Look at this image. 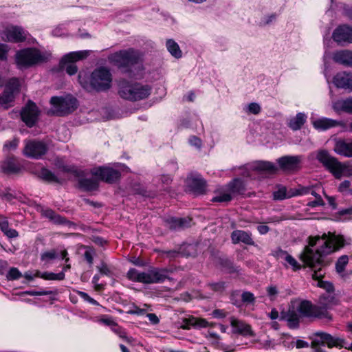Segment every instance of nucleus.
Returning <instances> with one entry per match:
<instances>
[{
	"mask_svg": "<svg viewBox=\"0 0 352 352\" xmlns=\"http://www.w3.org/2000/svg\"><path fill=\"white\" fill-rule=\"evenodd\" d=\"M308 243L309 245L305 248L300 258L311 269V276L318 281L317 285L325 289L327 293H331L334 289L333 284L322 280L325 274L323 257L343 247L344 239L341 236L324 234L322 236H309Z\"/></svg>",
	"mask_w": 352,
	"mask_h": 352,
	"instance_id": "nucleus-1",
	"label": "nucleus"
},
{
	"mask_svg": "<svg viewBox=\"0 0 352 352\" xmlns=\"http://www.w3.org/2000/svg\"><path fill=\"white\" fill-rule=\"evenodd\" d=\"M109 59L124 72L133 73V69H143L141 53L132 48L117 52L111 54Z\"/></svg>",
	"mask_w": 352,
	"mask_h": 352,
	"instance_id": "nucleus-2",
	"label": "nucleus"
},
{
	"mask_svg": "<svg viewBox=\"0 0 352 352\" xmlns=\"http://www.w3.org/2000/svg\"><path fill=\"white\" fill-rule=\"evenodd\" d=\"M316 159L337 179H340L342 177L352 176V166L348 163L340 162L326 150L318 151Z\"/></svg>",
	"mask_w": 352,
	"mask_h": 352,
	"instance_id": "nucleus-3",
	"label": "nucleus"
},
{
	"mask_svg": "<svg viewBox=\"0 0 352 352\" xmlns=\"http://www.w3.org/2000/svg\"><path fill=\"white\" fill-rule=\"evenodd\" d=\"M151 88L149 85L140 83H131L126 80L119 83L118 94L120 96L130 101H138L145 99L151 94Z\"/></svg>",
	"mask_w": 352,
	"mask_h": 352,
	"instance_id": "nucleus-4",
	"label": "nucleus"
},
{
	"mask_svg": "<svg viewBox=\"0 0 352 352\" xmlns=\"http://www.w3.org/2000/svg\"><path fill=\"white\" fill-rule=\"evenodd\" d=\"M53 107L52 113L56 116H63L73 112L78 106L77 100L72 96L65 97L53 96L50 99Z\"/></svg>",
	"mask_w": 352,
	"mask_h": 352,
	"instance_id": "nucleus-5",
	"label": "nucleus"
},
{
	"mask_svg": "<svg viewBox=\"0 0 352 352\" xmlns=\"http://www.w3.org/2000/svg\"><path fill=\"white\" fill-rule=\"evenodd\" d=\"M43 60V56L34 48L23 49L16 54V62L20 68L31 67Z\"/></svg>",
	"mask_w": 352,
	"mask_h": 352,
	"instance_id": "nucleus-6",
	"label": "nucleus"
},
{
	"mask_svg": "<svg viewBox=\"0 0 352 352\" xmlns=\"http://www.w3.org/2000/svg\"><path fill=\"white\" fill-rule=\"evenodd\" d=\"M111 74L109 70L100 67L92 72L90 86L96 91H104L111 87Z\"/></svg>",
	"mask_w": 352,
	"mask_h": 352,
	"instance_id": "nucleus-7",
	"label": "nucleus"
},
{
	"mask_svg": "<svg viewBox=\"0 0 352 352\" xmlns=\"http://www.w3.org/2000/svg\"><path fill=\"white\" fill-rule=\"evenodd\" d=\"M48 149V145L45 142L30 140L25 141L23 153L27 157L38 160L45 155Z\"/></svg>",
	"mask_w": 352,
	"mask_h": 352,
	"instance_id": "nucleus-8",
	"label": "nucleus"
},
{
	"mask_svg": "<svg viewBox=\"0 0 352 352\" xmlns=\"http://www.w3.org/2000/svg\"><path fill=\"white\" fill-rule=\"evenodd\" d=\"M89 53L90 51L89 50H83L67 54L61 59L60 64L62 67L69 75L75 74L78 71V68L74 63L87 58L89 55Z\"/></svg>",
	"mask_w": 352,
	"mask_h": 352,
	"instance_id": "nucleus-9",
	"label": "nucleus"
},
{
	"mask_svg": "<svg viewBox=\"0 0 352 352\" xmlns=\"http://www.w3.org/2000/svg\"><path fill=\"white\" fill-rule=\"evenodd\" d=\"M20 84L17 78L10 79L6 85L4 91L0 94V105L4 109L12 106L15 96L19 92Z\"/></svg>",
	"mask_w": 352,
	"mask_h": 352,
	"instance_id": "nucleus-10",
	"label": "nucleus"
},
{
	"mask_svg": "<svg viewBox=\"0 0 352 352\" xmlns=\"http://www.w3.org/2000/svg\"><path fill=\"white\" fill-rule=\"evenodd\" d=\"M292 308L296 311L300 317L322 318L323 311L316 307L309 300L296 301L293 302Z\"/></svg>",
	"mask_w": 352,
	"mask_h": 352,
	"instance_id": "nucleus-11",
	"label": "nucleus"
},
{
	"mask_svg": "<svg viewBox=\"0 0 352 352\" xmlns=\"http://www.w3.org/2000/svg\"><path fill=\"white\" fill-rule=\"evenodd\" d=\"M314 336L319 339L315 338L311 342V346L312 348H317L320 345H324V344H327L329 348L334 346L342 348L346 343L344 339L340 337L332 336L331 334L325 332H316Z\"/></svg>",
	"mask_w": 352,
	"mask_h": 352,
	"instance_id": "nucleus-12",
	"label": "nucleus"
},
{
	"mask_svg": "<svg viewBox=\"0 0 352 352\" xmlns=\"http://www.w3.org/2000/svg\"><path fill=\"white\" fill-rule=\"evenodd\" d=\"M28 33L19 26H8L1 34V38L4 41L11 43H21L26 40Z\"/></svg>",
	"mask_w": 352,
	"mask_h": 352,
	"instance_id": "nucleus-13",
	"label": "nucleus"
},
{
	"mask_svg": "<svg viewBox=\"0 0 352 352\" xmlns=\"http://www.w3.org/2000/svg\"><path fill=\"white\" fill-rule=\"evenodd\" d=\"M91 173L99 179L109 184L117 182L120 177V171L107 166H100L91 170Z\"/></svg>",
	"mask_w": 352,
	"mask_h": 352,
	"instance_id": "nucleus-14",
	"label": "nucleus"
},
{
	"mask_svg": "<svg viewBox=\"0 0 352 352\" xmlns=\"http://www.w3.org/2000/svg\"><path fill=\"white\" fill-rule=\"evenodd\" d=\"M22 120L28 127H32L38 121L39 111L36 104L29 101L21 111Z\"/></svg>",
	"mask_w": 352,
	"mask_h": 352,
	"instance_id": "nucleus-15",
	"label": "nucleus"
},
{
	"mask_svg": "<svg viewBox=\"0 0 352 352\" xmlns=\"http://www.w3.org/2000/svg\"><path fill=\"white\" fill-rule=\"evenodd\" d=\"M338 299L333 294L326 293L319 297L318 305H316V307L323 311L322 318H329L327 309L338 305Z\"/></svg>",
	"mask_w": 352,
	"mask_h": 352,
	"instance_id": "nucleus-16",
	"label": "nucleus"
},
{
	"mask_svg": "<svg viewBox=\"0 0 352 352\" xmlns=\"http://www.w3.org/2000/svg\"><path fill=\"white\" fill-rule=\"evenodd\" d=\"M301 162L300 156L285 155L277 160V163L284 171H294L298 169Z\"/></svg>",
	"mask_w": 352,
	"mask_h": 352,
	"instance_id": "nucleus-17",
	"label": "nucleus"
},
{
	"mask_svg": "<svg viewBox=\"0 0 352 352\" xmlns=\"http://www.w3.org/2000/svg\"><path fill=\"white\" fill-rule=\"evenodd\" d=\"M230 325L233 328L232 331L234 333H238L248 337H254L255 336L250 324L236 318H230Z\"/></svg>",
	"mask_w": 352,
	"mask_h": 352,
	"instance_id": "nucleus-18",
	"label": "nucleus"
},
{
	"mask_svg": "<svg viewBox=\"0 0 352 352\" xmlns=\"http://www.w3.org/2000/svg\"><path fill=\"white\" fill-rule=\"evenodd\" d=\"M187 183L190 190L196 195H203L206 191V182L200 175L188 177Z\"/></svg>",
	"mask_w": 352,
	"mask_h": 352,
	"instance_id": "nucleus-19",
	"label": "nucleus"
},
{
	"mask_svg": "<svg viewBox=\"0 0 352 352\" xmlns=\"http://www.w3.org/2000/svg\"><path fill=\"white\" fill-rule=\"evenodd\" d=\"M332 36L337 43H352V28L348 25H340L334 30Z\"/></svg>",
	"mask_w": 352,
	"mask_h": 352,
	"instance_id": "nucleus-20",
	"label": "nucleus"
},
{
	"mask_svg": "<svg viewBox=\"0 0 352 352\" xmlns=\"http://www.w3.org/2000/svg\"><path fill=\"white\" fill-rule=\"evenodd\" d=\"M333 82L338 88H342L352 91V73L346 72L338 73Z\"/></svg>",
	"mask_w": 352,
	"mask_h": 352,
	"instance_id": "nucleus-21",
	"label": "nucleus"
},
{
	"mask_svg": "<svg viewBox=\"0 0 352 352\" xmlns=\"http://www.w3.org/2000/svg\"><path fill=\"white\" fill-rule=\"evenodd\" d=\"M333 151L340 155L352 157V140L341 139L336 140Z\"/></svg>",
	"mask_w": 352,
	"mask_h": 352,
	"instance_id": "nucleus-22",
	"label": "nucleus"
},
{
	"mask_svg": "<svg viewBox=\"0 0 352 352\" xmlns=\"http://www.w3.org/2000/svg\"><path fill=\"white\" fill-rule=\"evenodd\" d=\"M190 221L191 219L188 217H169L164 221L166 226L174 230H182L189 227L190 226Z\"/></svg>",
	"mask_w": 352,
	"mask_h": 352,
	"instance_id": "nucleus-23",
	"label": "nucleus"
},
{
	"mask_svg": "<svg viewBox=\"0 0 352 352\" xmlns=\"http://www.w3.org/2000/svg\"><path fill=\"white\" fill-rule=\"evenodd\" d=\"M41 214L49 219L50 221H53L57 224L67 225L69 228L72 226H75V223L73 222L67 220L65 217L56 214L53 210L50 208H43L41 211Z\"/></svg>",
	"mask_w": 352,
	"mask_h": 352,
	"instance_id": "nucleus-24",
	"label": "nucleus"
},
{
	"mask_svg": "<svg viewBox=\"0 0 352 352\" xmlns=\"http://www.w3.org/2000/svg\"><path fill=\"white\" fill-rule=\"evenodd\" d=\"M169 272L166 268L151 267L149 269L150 284L163 283L168 278Z\"/></svg>",
	"mask_w": 352,
	"mask_h": 352,
	"instance_id": "nucleus-25",
	"label": "nucleus"
},
{
	"mask_svg": "<svg viewBox=\"0 0 352 352\" xmlns=\"http://www.w3.org/2000/svg\"><path fill=\"white\" fill-rule=\"evenodd\" d=\"M251 233L244 230H236L231 233V239L234 244H237L240 242L246 245H252L254 242L251 236Z\"/></svg>",
	"mask_w": 352,
	"mask_h": 352,
	"instance_id": "nucleus-26",
	"label": "nucleus"
},
{
	"mask_svg": "<svg viewBox=\"0 0 352 352\" xmlns=\"http://www.w3.org/2000/svg\"><path fill=\"white\" fill-rule=\"evenodd\" d=\"M251 169L255 171L264 172L270 174L276 173L278 168L272 162L268 161H256L251 166Z\"/></svg>",
	"mask_w": 352,
	"mask_h": 352,
	"instance_id": "nucleus-27",
	"label": "nucleus"
},
{
	"mask_svg": "<svg viewBox=\"0 0 352 352\" xmlns=\"http://www.w3.org/2000/svg\"><path fill=\"white\" fill-rule=\"evenodd\" d=\"M333 59L336 63L352 67V51L341 50L333 54Z\"/></svg>",
	"mask_w": 352,
	"mask_h": 352,
	"instance_id": "nucleus-28",
	"label": "nucleus"
},
{
	"mask_svg": "<svg viewBox=\"0 0 352 352\" xmlns=\"http://www.w3.org/2000/svg\"><path fill=\"white\" fill-rule=\"evenodd\" d=\"M208 324V322L205 319L191 316L188 318L183 319L181 327L184 329H189L190 327H206Z\"/></svg>",
	"mask_w": 352,
	"mask_h": 352,
	"instance_id": "nucleus-29",
	"label": "nucleus"
},
{
	"mask_svg": "<svg viewBox=\"0 0 352 352\" xmlns=\"http://www.w3.org/2000/svg\"><path fill=\"white\" fill-rule=\"evenodd\" d=\"M300 316L295 309H289L287 313L281 314V319L286 320L290 328H296L299 325Z\"/></svg>",
	"mask_w": 352,
	"mask_h": 352,
	"instance_id": "nucleus-30",
	"label": "nucleus"
},
{
	"mask_svg": "<svg viewBox=\"0 0 352 352\" xmlns=\"http://www.w3.org/2000/svg\"><path fill=\"white\" fill-rule=\"evenodd\" d=\"M314 128L318 130L324 131L339 125V122L327 118H319L313 122Z\"/></svg>",
	"mask_w": 352,
	"mask_h": 352,
	"instance_id": "nucleus-31",
	"label": "nucleus"
},
{
	"mask_svg": "<svg viewBox=\"0 0 352 352\" xmlns=\"http://www.w3.org/2000/svg\"><path fill=\"white\" fill-rule=\"evenodd\" d=\"M307 116L304 113H298L295 117L291 118L287 122V126L293 131H297L302 128L307 121Z\"/></svg>",
	"mask_w": 352,
	"mask_h": 352,
	"instance_id": "nucleus-32",
	"label": "nucleus"
},
{
	"mask_svg": "<svg viewBox=\"0 0 352 352\" xmlns=\"http://www.w3.org/2000/svg\"><path fill=\"white\" fill-rule=\"evenodd\" d=\"M228 191L233 194H243L245 190V184L241 179H234L228 185Z\"/></svg>",
	"mask_w": 352,
	"mask_h": 352,
	"instance_id": "nucleus-33",
	"label": "nucleus"
},
{
	"mask_svg": "<svg viewBox=\"0 0 352 352\" xmlns=\"http://www.w3.org/2000/svg\"><path fill=\"white\" fill-rule=\"evenodd\" d=\"M333 108L336 111H342L352 114V98L337 101L334 103Z\"/></svg>",
	"mask_w": 352,
	"mask_h": 352,
	"instance_id": "nucleus-34",
	"label": "nucleus"
},
{
	"mask_svg": "<svg viewBox=\"0 0 352 352\" xmlns=\"http://www.w3.org/2000/svg\"><path fill=\"white\" fill-rule=\"evenodd\" d=\"M36 277H41L45 280H61L65 278V272H60L58 274L53 272H44L41 273L39 271H36L35 274Z\"/></svg>",
	"mask_w": 352,
	"mask_h": 352,
	"instance_id": "nucleus-35",
	"label": "nucleus"
},
{
	"mask_svg": "<svg viewBox=\"0 0 352 352\" xmlns=\"http://www.w3.org/2000/svg\"><path fill=\"white\" fill-rule=\"evenodd\" d=\"M274 199L283 200L294 197L292 189L287 192V188L284 186L280 187L273 193Z\"/></svg>",
	"mask_w": 352,
	"mask_h": 352,
	"instance_id": "nucleus-36",
	"label": "nucleus"
},
{
	"mask_svg": "<svg viewBox=\"0 0 352 352\" xmlns=\"http://www.w3.org/2000/svg\"><path fill=\"white\" fill-rule=\"evenodd\" d=\"M219 264L228 273L239 272V270L237 267H235L233 263L227 258H219Z\"/></svg>",
	"mask_w": 352,
	"mask_h": 352,
	"instance_id": "nucleus-37",
	"label": "nucleus"
},
{
	"mask_svg": "<svg viewBox=\"0 0 352 352\" xmlns=\"http://www.w3.org/2000/svg\"><path fill=\"white\" fill-rule=\"evenodd\" d=\"M166 47L168 51L174 57L179 58L182 56V51L180 50L178 44L173 39H168L166 41Z\"/></svg>",
	"mask_w": 352,
	"mask_h": 352,
	"instance_id": "nucleus-38",
	"label": "nucleus"
},
{
	"mask_svg": "<svg viewBox=\"0 0 352 352\" xmlns=\"http://www.w3.org/2000/svg\"><path fill=\"white\" fill-rule=\"evenodd\" d=\"M1 168L4 173H16L19 170V167L16 164L14 160L8 159L5 160L1 165Z\"/></svg>",
	"mask_w": 352,
	"mask_h": 352,
	"instance_id": "nucleus-39",
	"label": "nucleus"
},
{
	"mask_svg": "<svg viewBox=\"0 0 352 352\" xmlns=\"http://www.w3.org/2000/svg\"><path fill=\"white\" fill-rule=\"evenodd\" d=\"M79 185L87 191L94 190L98 186V182L94 179H81L79 180Z\"/></svg>",
	"mask_w": 352,
	"mask_h": 352,
	"instance_id": "nucleus-40",
	"label": "nucleus"
},
{
	"mask_svg": "<svg viewBox=\"0 0 352 352\" xmlns=\"http://www.w3.org/2000/svg\"><path fill=\"white\" fill-rule=\"evenodd\" d=\"M338 190L344 196L352 195L351 182L349 180L342 182L338 186Z\"/></svg>",
	"mask_w": 352,
	"mask_h": 352,
	"instance_id": "nucleus-41",
	"label": "nucleus"
},
{
	"mask_svg": "<svg viewBox=\"0 0 352 352\" xmlns=\"http://www.w3.org/2000/svg\"><path fill=\"white\" fill-rule=\"evenodd\" d=\"M348 262L349 258L346 255H343L340 256L336 263V272L339 274L342 273L344 271L345 267L347 265Z\"/></svg>",
	"mask_w": 352,
	"mask_h": 352,
	"instance_id": "nucleus-42",
	"label": "nucleus"
},
{
	"mask_svg": "<svg viewBox=\"0 0 352 352\" xmlns=\"http://www.w3.org/2000/svg\"><path fill=\"white\" fill-rule=\"evenodd\" d=\"M112 330L118 335L120 338L124 340L126 342L132 343L133 342V338L132 337H128L124 330L117 324H115L114 327H112Z\"/></svg>",
	"mask_w": 352,
	"mask_h": 352,
	"instance_id": "nucleus-43",
	"label": "nucleus"
},
{
	"mask_svg": "<svg viewBox=\"0 0 352 352\" xmlns=\"http://www.w3.org/2000/svg\"><path fill=\"white\" fill-rule=\"evenodd\" d=\"M284 263V265L286 267L289 266L292 267L294 271L298 270L300 269V265L298 263V261L289 254L286 256Z\"/></svg>",
	"mask_w": 352,
	"mask_h": 352,
	"instance_id": "nucleus-44",
	"label": "nucleus"
},
{
	"mask_svg": "<svg viewBox=\"0 0 352 352\" xmlns=\"http://www.w3.org/2000/svg\"><path fill=\"white\" fill-rule=\"evenodd\" d=\"M40 177L47 182H56V176L48 169L42 168L40 172Z\"/></svg>",
	"mask_w": 352,
	"mask_h": 352,
	"instance_id": "nucleus-45",
	"label": "nucleus"
},
{
	"mask_svg": "<svg viewBox=\"0 0 352 352\" xmlns=\"http://www.w3.org/2000/svg\"><path fill=\"white\" fill-rule=\"evenodd\" d=\"M21 277H22V274L16 267H11L6 275V278L9 280H17Z\"/></svg>",
	"mask_w": 352,
	"mask_h": 352,
	"instance_id": "nucleus-46",
	"label": "nucleus"
},
{
	"mask_svg": "<svg viewBox=\"0 0 352 352\" xmlns=\"http://www.w3.org/2000/svg\"><path fill=\"white\" fill-rule=\"evenodd\" d=\"M232 196L229 192L219 193L212 199L214 202H228L231 201Z\"/></svg>",
	"mask_w": 352,
	"mask_h": 352,
	"instance_id": "nucleus-47",
	"label": "nucleus"
},
{
	"mask_svg": "<svg viewBox=\"0 0 352 352\" xmlns=\"http://www.w3.org/2000/svg\"><path fill=\"white\" fill-rule=\"evenodd\" d=\"M140 272H139L138 270L131 268L128 271L126 277L131 281L138 282L140 278Z\"/></svg>",
	"mask_w": 352,
	"mask_h": 352,
	"instance_id": "nucleus-48",
	"label": "nucleus"
},
{
	"mask_svg": "<svg viewBox=\"0 0 352 352\" xmlns=\"http://www.w3.org/2000/svg\"><path fill=\"white\" fill-rule=\"evenodd\" d=\"M266 292L270 300H274L278 294V289L276 285H270L266 288Z\"/></svg>",
	"mask_w": 352,
	"mask_h": 352,
	"instance_id": "nucleus-49",
	"label": "nucleus"
},
{
	"mask_svg": "<svg viewBox=\"0 0 352 352\" xmlns=\"http://www.w3.org/2000/svg\"><path fill=\"white\" fill-rule=\"evenodd\" d=\"M241 300L245 303H254L255 297L254 294L250 292H244L241 294Z\"/></svg>",
	"mask_w": 352,
	"mask_h": 352,
	"instance_id": "nucleus-50",
	"label": "nucleus"
},
{
	"mask_svg": "<svg viewBox=\"0 0 352 352\" xmlns=\"http://www.w3.org/2000/svg\"><path fill=\"white\" fill-rule=\"evenodd\" d=\"M272 254L276 257L277 259L284 260L285 259L286 256L289 254L286 251L277 248L274 250Z\"/></svg>",
	"mask_w": 352,
	"mask_h": 352,
	"instance_id": "nucleus-51",
	"label": "nucleus"
},
{
	"mask_svg": "<svg viewBox=\"0 0 352 352\" xmlns=\"http://www.w3.org/2000/svg\"><path fill=\"white\" fill-rule=\"evenodd\" d=\"M311 187L300 186L298 188L292 189L294 197L296 195L309 194Z\"/></svg>",
	"mask_w": 352,
	"mask_h": 352,
	"instance_id": "nucleus-52",
	"label": "nucleus"
},
{
	"mask_svg": "<svg viewBox=\"0 0 352 352\" xmlns=\"http://www.w3.org/2000/svg\"><path fill=\"white\" fill-rule=\"evenodd\" d=\"M63 170L65 172L71 173L76 177H80L83 175V172L74 166H64Z\"/></svg>",
	"mask_w": 352,
	"mask_h": 352,
	"instance_id": "nucleus-53",
	"label": "nucleus"
},
{
	"mask_svg": "<svg viewBox=\"0 0 352 352\" xmlns=\"http://www.w3.org/2000/svg\"><path fill=\"white\" fill-rule=\"evenodd\" d=\"M87 74L84 72H80L78 74V81L80 84L82 85V87L85 89H88L89 87V85L87 82Z\"/></svg>",
	"mask_w": 352,
	"mask_h": 352,
	"instance_id": "nucleus-54",
	"label": "nucleus"
},
{
	"mask_svg": "<svg viewBox=\"0 0 352 352\" xmlns=\"http://www.w3.org/2000/svg\"><path fill=\"white\" fill-rule=\"evenodd\" d=\"M208 286L210 287V289H211L212 290H213L214 292H221L225 289V283L224 282L213 283L208 284Z\"/></svg>",
	"mask_w": 352,
	"mask_h": 352,
	"instance_id": "nucleus-55",
	"label": "nucleus"
},
{
	"mask_svg": "<svg viewBox=\"0 0 352 352\" xmlns=\"http://www.w3.org/2000/svg\"><path fill=\"white\" fill-rule=\"evenodd\" d=\"M57 256L55 250H51L49 252H44L41 254L42 261H50L56 258Z\"/></svg>",
	"mask_w": 352,
	"mask_h": 352,
	"instance_id": "nucleus-56",
	"label": "nucleus"
},
{
	"mask_svg": "<svg viewBox=\"0 0 352 352\" xmlns=\"http://www.w3.org/2000/svg\"><path fill=\"white\" fill-rule=\"evenodd\" d=\"M248 111L254 115H257L261 111V107L258 103L252 102L248 107Z\"/></svg>",
	"mask_w": 352,
	"mask_h": 352,
	"instance_id": "nucleus-57",
	"label": "nucleus"
},
{
	"mask_svg": "<svg viewBox=\"0 0 352 352\" xmlns=\"http://www.w3.org/2000/svg\"><path fill=\"white\" fill-rule=\"evenodd\" d=\"M138 283L150 284L149 270L146 272H140Z\"/></svg>",
	"mask_w": 352,
	"mask_h": 352,
	"instance_id": "nucleus-58",
	"label": "nucleus"
},
{
	"mask_svg": "<svg viewBox=\"0 0 352 352\" xmlns=\"http://www.w3.org/2000/svg\"><path fill=\"white\" fill-rule=\"evenodd\" d=\"M9 228V223L8 219L4 217H0V230L3 232H6V231Z\"/></svg>",
	"mask_w": 352,
	"mask_h": 352,
	"instance_id": "nucleus-59",
	"label": "nucleus"
},
{
	"mask_svg": "<svg viewBox=\"0 0 352 352\" xmlns=\"http://www.w3.org/2000/svg\"><path fill=\"white\" fill-rule=\"evenodd\" d=\"M189 143L197 148H201V140L199 138L196 136H191L189 138Z\"/></svg>",
	"mask_w": 352,
	"mask_h": 352,
	"instance_id": "nucleus-60",
	"label": "nucleus"
},
{
	"mask_svg": "<svg viewBox=\"0 0 352 352\" xmlns=\"http://www.w3.org/2000/svg\"><path fill=\"white\" fill-rule=\"evenodd\" d=\"M8 47L7 45L0 43V60L6 59Z\"/></svg>",
	"mask_w": 352,
	"mask_h": 352,
	"instance_id": "nucleus-61",
	"label": "nucleus"
},
{
	"mask_svg": "<svg viewBox=\"0 0 352 352\" xmlns=\"http://www.w3.org/2000/svg\"><path fill=\"white\" fill-rule=\"evenodd\" d=\"M98 268L101 274L111 276V272L105 263H102Z\"/></svg>",
	"mask_w": 352,
	"mask_h": 352,
	"instance_id": "nucleus-62",
	"label": "nucleus"
},
{
	"mask_svg": "<svg viewBox=\"0 0 352 352\" xmlns=\"http://www.w3.org/2000/svg\"><path fill=\"white\" fill-rule=\"evenodd\" d=\"M213 317L217 318H223L226 316V313L223 309H214L212 313Z\"/></svg>",
	"mask_w": 352,
	"mask_h": 352,
	"instance_id": "nucleus-63",
	"label": "nucleus"
},
{
	"mask_svg": "<svg viewBox=\"0 0 352 352\" xmlns=\"http://www.w3.org/2000/svg\"><path fill=\"white\" fill-rule=\"evenodd\" d=\"M3 233L8 238H16L19 236V233L16 230L10 228Z\"/></svg>",
	"mask_w": 352,
	"mask_h": 352,
	"instance_id": "nucleus-64",
	"label": "nucleus"
}]
</instances>
